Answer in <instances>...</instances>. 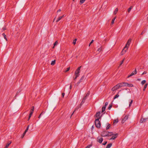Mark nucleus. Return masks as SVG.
<instances>
[{
	"label": "nucleus",
	"instance_id": "obj_44",
	"mask_svg": "<svg viewBox=\"0 0 148 148\" xmlns=\"http://www.w3.org/2000/svg\"><path fill=\"white\" fill-rule=\"evenodd\" d=\"M123 60H122L121 62V63L120 64V66H121V65L122 64H123Z\"/></svg>",
	"mask_w": 148,
	"mask_h": 148
},
{
	"label": "nucleus",
	"instance_id": "obj_2",
	"mask_svg": "<svg viewBox=\"0 0 148 148\" xmlns=\"http://www.w3.org/2000/svg\"><path fill=\"white\" fill-rule=\"evenodd\" d=\"M95 123L97 128H99L101 126V123L99 120V118L96 119L95 121Z\"/></svg>",
	"mask_w": 148,
	"mask_h": 148
},
{
	"label": "nucleus",
	"instance_id": "obj_15",
	"mask_svg": "<svg viewBox=\"0 0 148 148\" xmlns=\"http://www.w3.org/2000/svg\"><path fill=\"white\" fill-rule=\"evenodd\" d=\"M90 92H88L86 94V95L84 97V99H86L87 98V97L89 95H90Z\"/></svg>",
	"mask_w": 148,
	"mask_h": 148
},
{
	"label": "nucleus",
	"instance_id": "obj_36",
	"mask_svg": "<svg viewBox=\"0 0 148 148\" xmlns=\"http://www.w3.org/2000/svg\"><path fill=\"white\" fill-rule=\"evenodd\" d=\"M112 107V105H110L108 107V109L109 110H110L111 108Z\"/></svg>",
	"mask_w": 148,
	"mask_h": 148
},
{
	"label": "nucleus",
	"instance_id": "obj_61",
	"mask_svg": "<svg viewBox=\"0 0 148 148\" xmlns=\"http://www.w3.org/2000/svg\"><path fill=\"white\" fill-rule=\"evenodd\" d=\"M137 80H138V81H140L141 80V79H137Z\"/></svg>",
	"mask_w": 148,
	"mask_h": 148
},
{
	"label": "nucleus",
	"instance_id": "obj_24",
	"mask_svg": "<svg viewBox=\"0 0 148 148\" xmlns=\"http://www.w3.org/2000/svg\"><path fill=\"white\" fill-rule=\"evenodd\" d=\"M62 18V17H61V16H59L57 20L56 21V22H58L59 21H60Z\"/></svg>",
	"mask_w": 148,
	"mask_h": 148
},
{
	"label": "nucleus",
	"instance_id": "obj_18",
	"mask_svg": "<svg viewBox=\"0 0 148 148\" xmlns=\"http://www.w3.org/2000/svg\"><path fill=\"white\" fill-rule=\"evenodd\" d=\"M58 42L57 41H56L55 43H54V46L53 47V48H54V47H55V46H56V45H58Z\"/></svg>",
	"mask_w": 148,
	"mask_h": 148
},
{
	"label": "nucleus",
	"instance_id": "obj_1",
	"mask_svg": "<svg viewBox=\"0 0 148 148\" xmlns=\"http://www.w3.org/2000/svg\"><path fill=\"white\" fill-rule=\"evenodd\" d=\"M113 135V133L112 132H108L106 131H104L101 133V135L102 136H110Z\"/></svg>",
	"mask_w": 148,
	"mask_h": 148
},
{
	"label": "nucleus",
	"instance_id": "obj_53",
	"mask_svg": "<svg viewBox=\"0 0 148 148\" xmlns=\"http://www.w3.org/2000/svg\"><path fill=\"white\" fill-rule=\"evenodd\" d=\"M71 84L70 86H69V89L70 90H71Z\"/></svg>",
	"mask_w": 148,
	"mask_h": 148
},
{
	"label": "nucleus",
	"instance_id": "obj_57",
	"mask_svg": "<svg viewBox=\"0 0 148 148\" xmlns=\"http://www.w3.org/2000/svg\"><path fill=\"white\" fill-rule=\"evenodd\" d=\"M81 82H80V81H79L77 83V85H78Z\"/></svg>",
	"mask_w": 148,
	"mask_h": 148
},
{
	"label": "nucleus",
	"instance_id": "obj_56",
	"mask_svg": "<svg viewBox=\"0 0 148 148\" xmlns=\"http://www.w3.org/2000/svg\"><path fill=\"white\" fill-rule=\"evenodd\" d=\"M116 18V17H115L114 18H113L112 20H114V21H115V19Z\"/></svg>",
	"mask_w": 148,
	"mask_h": 148
},
{
	"label": "nucleus",
	"instance_id": "obj_43",
	"mask_svg": "<svg viewBox=\"0 0 148 148\" xmlns=\"http://www.w3.org/2000/svg\"><path fill=\"white\" fill-rule=\"evenodd\" d=\"M107 143V141H105L104 143H103L102 144L103 145H106V144Z\"/></svg>",
	"mask_w": 148,
	"mask_h": 148
},
{
	"label": "nucleus",
	"instance_id": "obj_62",
	"mask_svg": "<svg viewBox=\"0 0 148 148\" xmlns=\"http://www.w3.org/2000/svg\"><path fill=\"white\" fill-rule=\"evenodd\" d=\"M55 18H54V19L53 21H54V20H55Z\"/></svg>",
	"mask_w": 148,
	"mask_h": 148
},
{
	"label": "nucleus",
	"instance_id": "obj_48",
	"mask_svg": "<svg viewBox=\"0 0 148 148\" xmlns=\"http://www.w3.org/2000/svg\"><path fill=\"white\" fill-rule=\"evenodd\" d=\"M77 77H76V76H75V77H73L74 80H75Z\"/></svg>",
	"mask_w": 148,
	"mask_h": 148
},
{
	"label": "nucleus",
	"instance_id": "obj_19",
	"mask_svg": "<svg viewBox=\"0 0 148 148\" xmlns=\"http://www.w3.org/2000/svg\"><path fill=\"white\" fill-rule=\"evenodd\" d=\"M118 11V9L117 8H116L114 11V13H113L114 14H116L117 13Z\"/></svg>",
	"mask_w": 148,
	"mask_h": 148
},
{
	"label": "nucleus",
	"instance_id": "obj_20",
	"mask_svg": "<svg viewBox=\"0 0 148 148\" xmlns=\"http://www.w3.org/2000/svg\"><path fill=\"white\" fill-rule=\"evenodd\" d=\"M118 122V119L114 120L113 121L114 124H116Z\"/></svg>",
	"mask_w": 148,
	"mask_h": 148
},
{
	"label": "nucleus",
	"instance_id": "obj_52",
	"mask_svg": "<svg viewBox=\"0 0 148 148\" xmlns=\"http://www.w3.org/2000/svg\"><path fill=\"white\" fill-rule=\"evenodd\" d=\"M84 76H82L81 77V79H82V80H83V79H84Z\"/></svg>",
	"mask_w": 148,
	"mask_h": 148
},
{
	"label": "nucleus",
	"instance_id": "obj_5",
	"mask_svg": "<svg viewBox=\"0 0 148 148\" xmlns=\"http://www.w3.org/2000/svg\"><path fill=\"white\" fill-rule=\"evenodd\" d=\"M120 87H119V85L118 84L116 85L115 86L113 87L112 89V91H114L117 89L119 88Z\"/></svg>",
	"mask_w": 148,
	"mask_h": 148
},
{
	"label": "nucleus",
	"instance_id": "obj_11",
	"mask_svg": "<svg viewBox=\"0 0 148 148\" xmlns=\"http://www.w3.org/2000/svg\"><path fill=\"white\" fill-rule=\"evenodd\" d=\"M147 119H144V118H142L141 119V120L140 121V122L141 123H143V122H145L146 121V120Z\"/></svg>",
	"mask_w": 148,
	"mask_h": 148
},
{
	"label": "nucleus",
	"instance_id": "obj_28",
	"mask_svg": "<svg viewBox=\"0 0 148 148\" xmlns=\"http://www.w3.org/2000/svg\"><path fill=\"white\" fill-rule=\"evenodd\" d=\"M130 103L129 104V107H130L131 106L132 104V103L133 102V100L132 99H130Z\"/></svg>",
	"mask_w": 148,
	"mask_h": 148
},
{
	"label": "nucleus",
	"instance_id": "obj_17",
	"mask_svg": "<svg viewBox=\"0 0 148 148\" xmlns=\"http://www.w3.org/2000/svg\"><path fill=\"white\" fill-rule=\"evenodd\" d=\"M112 144L111 143L108 144L106 148H110L112 146Z\"/></svg>",
	"mask_w": 148,
	"mask_h": 148
},
{
	"label": "nucleus",
	"instance_id": "obj_22",
	"mask_svg": "<svg viewBox=\"0 0 148 148\" xmlns=\"http://www.w3.org/2000/svg\"><path fill=\"white\" fill-rule=\"evenodd\" d=\"M55 62H56L55 60H54L52 61L51 63V64L52 65H54L55 64Z\"/></svg>",
	"mask_w": 148,
	"mask_h": 148
},
{
	"label": "nucleus",
	"instance_id": "obj_21",
	"mask_svg": "<svg viewBox=\"0 0 148 148\" xmlns=\"http://www.w3.org/2000/svg\"><path fill=\"white\" fill-rule=\"evenodd\" d=\"M128 116H126L124 118L123 120L124 121H126V120H127L128 119Z\"/></svg>",
	"mask_w": 148,
	"mask_h": 148
},
{
	"label": "nucleus",
	"instance_id": "obj_12",
	"mask_svg": "<svg viewBox=\"0 0 148 148\" xmlns=\"http://www.w3.org/2000/svg\"><path fill=\"white\" fill-rule=\"evenodd\" d=\"M100 112H97L96 113V116L97 117V119L98 118H99V117H100Z\"/></svg>",
	"mask_w": 148,
	"mask_h": 148
},
{
	"label": "nucleus",
	"instance_id": "obj_14",
	"mask_svg": "<svg viewBox=\"0 0 148 148\" xmlns=\"http://www.w3.org/2000/svg\"><path fill=\"white\" fill-rule=\"evenodd\" d=\"M11 143H12V142L11 141L9 142L8 143L6 144V145L4 148H8V147L10 145V144H11Z\"/></svg>",
	"mask_w": 148,
	"mask_h": 148
},
{
	"label": "nucleus",
	"instance_id": "obj_63",
	"mask_svg": "<svg viewBox=\"0 0 148 148\" xmlns=\"http://www.w3.org/2000/svg\"><path fill=\"white\" fill-rule=\"evenodd\" d=\"M124 59H123V61H124Z\"/></svg>",
	"mask_w": 148,
	"mask_h": 148
},
{
	"label": "nucleus",
	"instance_id": "obj_27",
	"mask_svg": "<svg viewBox=\"0 0 148 148\" xmlns=\"http://www.w3.org/2000/svg\"><path fill=\"white\" fill-rule=\"evenodd\" d=\"M146 82V81L145 80H143L141 82V84L142 85H144Z\"/></svg>",
	"mask_w": 148,
	"mask_h": 148
},
{
	"label": "nucleus",
	"instance_id": "obj_10",
	"mask_svg": "<svg viewBox=\"0 0 148 148\" xmlns=\"http://www.w3.org/2000/svg\"><path fill=\"white\" fill-rule=\"evenodd\" d=\"M34 107H33V108L32 109H31V111H30V113L29 114V119H28V120H29L30 118L31 117V116L32 115L33 112H34Z\"/></svg>",
	"mask_w": 148,
	"mask_h": 148
},
{
	"label": "nucleus",
	"instance_id": "obj_34",
	"mask_svg": "<svg viewBox=\"0 0 148 148\" xmlns=\"http://www.w3.org/2000/svg\"><path fill=\"white\" fill-rule=\"evenodd\" d=\"M101 50H102V48H101V47L99 48L97 50V51H99V52H100L101 51Z\"/></svg>",
	"mask_w": 148,
	"mask_h": 148
},
{
	"label": "nucleus",
	"instance_id": "obj_38",
	"mask_svg": "<svg viewBox=\"0 0 148 148\" xmlns=\"http://www.w3.org/2000/svg\"><path fill=\"white\" fill-rule=\"evenodd\" d=\"M43 114V112H42V113H41V114H40L39 117H38V118L39 119H40L41 117V116Z\"/></svg>",
	"mask_w": 148,
	"mask_h": 148
},
{
	"label": "nucleus",
	"instance_id": "obj_13",
	"mask_svg": "<svg viewBox=\"0 0 148 148\" xmlns=\"http://www.w3.org/2000/svg\"><path fill=\"white\" fill-rule=\"evenodd\" d=\"M103 140V138H102L101 137V138H98V141L100 143H101L102 142Z\"/></svg>",
	"mask_w": 148,
	"mask_h": 148
},
{
	"label": "nucleus",
	"instance_id": "obj_37",
	"mask_svg": "<svg viewBox=\"0 0 148 148\" xmlns=\"http://www.w3.org/2000/svg\"><path fill=\"white\" fill-rule=\"evenodd\" d=\"M92 146V145H88L87 147H86V148H90L91 146Z\"/></svg>",
	"mask_w": 148,
	"mask_h": 148
},
{
	"label": "nucleus",
	"instance_id": "obj_55",
	"mask_svg": "<svg viewBox=\"0 0 148 148\" xmlns=\"http://www.w3.org/2000/svg\"><path fill=\"white\" fill-rule=\"evenodd\" d=\"M83 80H82V79H81L79 80V81H80V82H82Z\"/></svg>",
	"mask_w": 148,
	"mask_h": 148
},
{
	"label": "nucleus",
	"instance_id": "obj_54",
	"mask_svg": "<svg viewBox=\"0 0 148 148\" xmlns=\"http://www.w3.org/2000/svg\"><path fill=\"white\" fill-rule=\"evenodd\" d=\"M61 11V9H60L59 10H58V11H57V12H60Z\"/></svg>",
	"mask_w": 148,
	"mask_h": 148
},
{
	"label": "nucleus",
	"instance_id": "obj_47",
	"mask_svg": "<svg viewBox=\"0 0 148 148\" xmlns=\"http://www.w3.org/2000/svg\"><path fill=\"white\" fill-rule=\"evenodd\" d=\"M28 129L26 128V129L25 130V131L24 132H25V133H26L28 131Z\"/></svg>",
	"mask_w": 148,
	"mask_h": 148
},
{
	"label": "nucleus",
	"instance_id": "obj_40",
	"mask_svg": "<svg viewBox=\"0 0 148 148\" xmlns=\"http://www.w3.org/2000/svg\"><path fill=\"white\" fill-rule=\"evenodd\" d=\"M108 104V102H106L105 103V106H106V107L107 106V105Z\"/></svg>",
	"mask_w": 148,
	"mask_h": 148
},
{
	"label": "nucleus",
	"instance_id": "obj_8",
	"mask_svg": "<svg viewBox=\"0 0 148 148\" xmlns=\"http://www.w3.org/2000/svg\"><path fill=\"white\" fill-rule=\"evenodd\" d=\"M136 73H137V72H136V69H135V70L134 71H133L132 72V73H131V74L130 75H129L128 76V77H129L131 76H132V75H134L136 74Z\"/></svg>",
	"mask_w": 148,
	"mask_h": 148
},
{
	"label": "nucleus",
	"instance_id": "obj_9",
	"mask_svg": "<svg viewBox=\"0 0 148 148\" xmlns=\"http://www.w3.org/2000/svg\"><path fill=\"white\" fill-rule=\"evenodd\" d=\"M128 49L127 48H126L125 49V47L123 48V49L122 52H121V55H123L124 53H125V52L127 51Z\"/></svg>",
	"mask_w": 148,
	"mask_h": 148
},
{
	"label": "nucleus",
	"instance_id": "obj_32",
	"mask_svg": "<svg viewBox=\"0 0 148 148\" xmlns=\"http://www.w3.org/2000/svg\"><path fill=\"white\" fill-rule=\"evenodd\" d=\"M119 95L118 94H117L114 96V99H116L118 97H119Z\"/></svg>",
	"mask_w": 148,
	"mask_h": 148
},
{
	"label": "nucleus",
	"instance_id": "obj_3",
	"mask_svg": "<svg viewBox=\"0 0 148 148\" xmlns=\"http://www.w3.org/2000/svg\"><path fill=\"white\" fill-rule=\"evenodd\" d=\"M81 67V66L79 67L75 72V75L76 76V77H78L80 75V69Z\"/></svg>",
	"mask_w": 148,
	"mask_h": 148
},
{
	"label": "nucleus",
	"instance_id": "obj_60",
	"mask_svg": "<svg viewBox=\"0 0 148 148\" xmlns=\"http://www.w3.org/2000/svg\"><path fill=\"white\" fill-rule=\"evenodd\" d=\"M75 110L73 112V113L72 114H71V116L73 115V114L74 113V112L75 111Z\"/></svg>",
	"mask_w": 148,
	"mask_h": 148
},
{
	"label": "nucleus",
	"instance_id": "obj_29",
	"mask_svg": "<svg viewBox=\"0 0 148 148\" xmlns=\"http://www.w3.org/2000/svg\"><path fill=\"white\" fill-rule=\"evenodd\" d=\"M106 106H103L102 108V112L105 111L106 109Z\"/></svg>",
	"mask_w": 148,
	"mask_h": 148
},
{
	"label": "nucleus",
	"instance_id": "obj_51",
	"mask_svg": "<svg viewBox=\"0 0 148 148\" xmlns=\"http://www.w3.org/2000/svg\"><path fill=\"white\" fill-rule=\"evenodd\" d=\"M64 95H65V93H62V95L63 97H64Z\"/></svg>",
	"mask_w": 148,
	"mask_h": 148
},
{
	"label": "nucleus",
	"instance_id": "obj_30",
	"mask_svg": "<svg viewBox=\"0 0 148 148\" xmlns=\"http://www.w3.org/2000/svg\"><path fill=\"white\" fill-rule=\"evenodd\" d=\"M85 0H80V4H82L84 3L85 1Z\"/></svg>",
	"mask_w": 148,
	"mask_h": 148
},
{
	"label": "nucleus",
	"instance_id": "obj_39",
	"mask_svg": "<svg viewBox=\"0 0 148 148\" xmlns=\"http://www.w3.org/2000/svg\"><path fill=\"white\" fill-rule=\"evenodd\" d=\"M94 40H92V41H91V42H90V43L89 44V46H90V45L92 43V42H93Z\"/></svg>",
	"mask_w": 148,
	"mask_h": 148
},
{
	"label": "nucleus",
	"instance_id": "obj_50",
	"mask_svg": "<svg viewBox=\"0 0 148 148\" xmlns=\"http://www.w3.org/2000/svg\"><path fill=\"white\" fill-rule=\"evenodd\" d=\"M6 29V27H3V30H5Z\"/></svg>",
	"mask_w": 148,
	"mask_h": 148
},
{
	"label": "nucleus",
	"instance_id": "obj_58",
	"mask_svg": "<svg viewBox=\"0 0 148 148\" xmlns=\"http://www.w3.org/2000/svg\"><path fill=\"white\" fill-rule=\"evenodd\" d=\"M29 125H28V126H27V129H29Z\"/></svg>",
	"mask_w": 148,
	"mask_h": 148
},
{
	"label": "nucleus",
	"instance_id": "obj_16",
	"mask_svg": "<svg viewBox=\"0 0 148 148\" xmlns=\"http://www.w3.org/2000/svg\"><path fill=\"white\" fill-rule=\"evenodd\" d=\"M126 86L129 87H133V85L131 84H128L127 83H126Z\"/></svg>",
	"mask_w": 148,
	"mask_h": 148
},
{
	"label": "nucleus",
	"instance_id": "obj_41",
	"mask_svg": "<svg viewBox=\"0 0 148 148\" xmlns=\"http://www.w3.org/2000/svg\"><path fill=\"white\" fill-rule=\"evenodd\" d=\"M26 133H25V132H24L23 133V135H22L21 137H22V138H23L24 136L25 135Z\"/></svg>",
	"mask_w": 148,
	"mask_h": 148
},
{
	"label": "nucleus",
	"instance_id": "obj_26",
	"mask_svg": "<svg viewBox=\"0 0 148 148\" xmlns=\"http://www.w3.org/2000/svg\"><path fill=\"white\" fill-rule=\"evenodd\" d=\"M110 126V124L109 123H108L107 124V127H106V130H108Z\"/></svg>",
	"mask_w": 148,
	"mask_h": 148
},
{
	"label": "nucleus",
	"instance_id": "obj_46",
	"mask_svg": "<svg viewBox=\"0 0 148 148\" xmlns=\"http://www.w3.org/2000/svg\"><path fill=\"white\" fill-rule=\"evenodd\" d=\"M28 129L26 128V129L25 130V131L24 132H25V133H26L28 131Z\"/></svg>",
	"mask_w": 148,
	"mask_h": 148
},
{
	"label": "nucleus",
	"instance_id": "obj_4",
	"mask_svg": "<svg viewBox=\"0 0 148 148\" xmlns=\"http://www.w3.org/2000/svg\"><path fill=\"white\" fill-rule=\"evenodd\" d=\"M131 39H129L128 40L127 43L126 44L125 46L124 47L125 49L127 48V49H128V48L130 46V43L131 42Z\"/></svg>",
	"mask_w": 148,
	"mask_h": 148
},
{
	"label": "nucleus",
	"instance_id": "obj_42",
	"mask_svg": "<svg viewBox=\"0 0 148 148\" xmlns=\"http://www.w3.org/2000/svg\"><path fill=\"white\" fill-rule=\"evenodd\" d=\"M86 99H84V98L82 101L81 104H82V103H83L84 102V101Z\"/></svg>",
	"mask_w": 148,
	"mask_h": 148
},
{
	"label": "nucleus",
	"instance_id": "obj_49",
	"mask_svg": "<svg viewBox=\"0 0 148 148\" xmlns=\"http://www.w3.org/2000/svg\"><path fill=\"white\" fill-rule=\"evenodd\" d=\"M114 20H112V22H111V24H114Z\"/></svg>",
	"mask_w": 148,
	"mask_h": 148
},
{
	"label": "nucleus",
	"instance_id": "obj_6",
	"mask_svg": "<svg viewBox=\"0 0 148 148\" xmlns=\"http://www.w3.org/2000/svg\"><path fill=\"white\" fill-rule=\"evenodd\" d=\"M118 134L116 133L115 134H113V135H113V136L111 137V138L110 139V140L112 139L114 140L118 136Z\"/></svg>",
	"mask_w": 148,
	"mask_h": 148
},
{
	"label": "nucleus",
	"instance_id": "obj_31",
	"mask_svg": "<svg viewBox=\"0 0 148 148\" xmlns=\"http://www.w3.org/2000/svg\"><path fill=\"white\" fill-rule=\"evenodd\" d=\"M132 8V6H131L128 10V12H130L131 11V10Z\"/></svg>",
	"mask_w": 148,
	"mask_h": 148
},
{
	"label": "nucleus",
	"instance_id": "obj_23",
	"mask_svg": "<svg viewBox=\"0 0 148 148\" xmlns=\"http://www.w3.org/2000/svg\"><path fill=\"white\" fill-rule=\"evenodd\" d=\"M147 84H145V85H144L143 88V90L145 91V89L146 88L147 86Z\"/></svg>",
	"mask_w": 148,
	"mask_h": 148
},
{
	"label": "nucleus",
	"instance_id": "obj_7",
	"mask_svg": "<svg viewBox=\"0 0 148 148\" xmlns=\"http://www.w3.org/2000/svg\"><path fill=\"white\" fill-rule=\"evenodd\" d=\"M118 84L120 88L126 86L125 82L121 83L120 84Z\"/></svg>",
	"mask_w": 148,
	"mask_h": 148
},
{
	"label": "nucleus",
	"instance_id": "obj_59",
	"mask_svg": "<svg viewBox=\"0 0 148 148\" xmlns=\"http://www.w3.org/2000/svg\"><path fill=\"white\" fill-rule=\"evenodd\" d=\"M61 16V17H62V18L64 16V15H63L62 16Z\"/></svg>",
	"mask_w": 148,
	"mask_h": 148
},
{
	"label": "nucleus",
	"instance_id": "obj_35",
	"mask_svg": "<svg viewBox=\"0 0 148 148\" xmlns=\"http://www.w3.org/2000/svg\"><path fill=\"white\" fill-rule=\"evenodd\" d=\"M70 68L69 67L67 68L66 69V70L65 72H67L69 71V70H70Z\"/></svg>",
	"mask_w": 148,
	"mask_h": 148
},
{
	"label": "nucleus",
	"instance_id": "obj_33",
	"mask_svg": "<svg viewBox=\"0 0 148 148\" xmlns=\"http://www.w3.org/2000/svg\"><path fill=\"white\" fill-rule=\"evenodd\" d=\"M77 40V39H75V40H74L73 42V44L74 45H75L76 44V41Z\"/></svg>",
	"mask_w": 148,
	"mask_h": 148
},
{
	"label": "nucleus",
	"instance_id": "obj_45",
	"mask_svg": "<svg viewBox=\"0 0 148 148\" xmlns=\"http://www.w3.org/2000/svg\"><path fill=\"white\" fill-rule=\"evenodd\" d=\"M146 73H147V72L146 71H145L142 74V75H144V74H145Z\"/></svg>",
	"mask_w": 148,
	"mask_h": 148
},
{
	"label": "nucleus",
	"instance_id": "obj_25",
	"mask_svg": "<svg viewBox=\"0 0 148 148\" xmlns=\"http://www.w3.org/2000/svg\"><path fill=\"white\" fill-rule=\"evenodd\" d=\"M2 35L4 37V38L7 41V38L6 37V36L5 34L4 33L3 34H2Z\"/></svg>",
	"mask_w": 148,
	"mask_h": 148
}]
</instances>
